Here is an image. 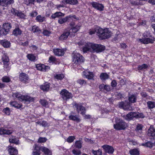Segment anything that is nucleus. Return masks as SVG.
<instances>
[{"label":"nucleus","mask_w":155,"mask_h":155,"mask_svg":"<svg viewBox=\"0 0 155 155\" xmlns=\"http://www.w3.org/2000/svg\"><path fill=\"white\" fill-rule=\"evenodd\" d=\"M96 33L97 35L101 40H104L109 38L111 36V32L108 28L103 29L100 27L97 26L94 29H90L89 34L92 35Z\"/></svg>","instance_id":"obj_1"},{"label":"nucleus","mask_w":155,"mask_h":155,"mask_svg":"<svg viewBox=\"0 0 155 155\" xmlns=\"http://www.w3.org/2000/svg\"><path fill=\"white\" fill-rule=\"evenodd\" d=\"M78 109H79L80 113L82 115H84L86 113V109L82 105H79L78 104Z\"/></svg>","instance_id":"obj_35"},{"label":"nucleus","mask_w":155,"mask_h":155,"mask_svg":"<svg viewBox=\"0 0 155 155\" xmlns=\"http://www.w3.org/2000/svg\"><path fill=\"white\" fill-rule=\"evenodd\" d=\"M139 41L142 43L144 44H147L152 43L151 39L150 38H143L139 39Z\"/></svg>","instance_id":"obj_27"},{"label":"nucleus","mask_w":155,"mask_h":155,"mask_svg":"<svg viewBox=\"0 0 155 155\" xmlns=\"http://www.w3.org/2000/svg\"><path fill=\"white\" fill-rule=\"evenodd\" d=\"M47 140V139L45 137H40L38 140V142L41 143L45 142Z\"/></svg>","instance_id":"obj_53"},{"label":"nucleus","mask_w":155,"mask_h":155,"mask_svg":"<svg viewBox=\"0 0 155 155\" xmlns=\"http://www.w3.org/2000/svg\"><path fill=\"white\" fill-rule=\"evenodd\" d=\"M1 80L3 82L5 83H8L11 81L10 78L7 76H5L2 77Z\"/></svg>","instance_id":"obj_47"},{"label":"nucleus","mask_w":155,"mask_h":155,"mask_svg":"<svg viewBox=\"0 0 155 155\" xmlns=\"http://www.w3.org/2000/svg\"><path fill=\"white\" fill-rule=\"evenodd\" d=\"M31 31L35 33L36 32H40L41 31V30L39 28L38 26L35 25L32 26V28Z\"/></svg>","instance_id":"obj_43"},{"label":"nucleus","mask_w":155,"mask_h":155,"mask_svg":"<svg viewBox=\"0 0 155 155\" xmlns=\"http://www.w3.org/2000/svg\"><path fill=\"white\" fill-rule=\"evenodd\" d=\"M100 78L102 81H104L108 79L109 76L106 73H102L100 75Z\"/></svg>","instance_id":"obj_32"},{"label":"nucleus","mask_w":155,"mask_h":155,"mask_svg":"<svg viewBox=\"0 0 155 155\" xmlns=\"http://www.w3.org/2000/svg\"><path fill=\"white\" fill-rule=\"evenodd\" d=\"M48 61L50 63H52V64H58L60 63L59 60L53 56H51L49 57Z\"/></svg>","instance_id":"obj_24"},{"label":"nucleus","mask_w":155,"mask_h":155,"mask_svg":"<svg viewBox=\"0 0 155 155\" xmlns=\"http://www.w3.org/2000/svg\"><path fill=\"white\" fill-rule=\"evenodd\" d=\"M78 1L77 0H63L62 3L65 4H69L74 5Z\"/></svg>","instance_id":"obj_34"},{"label":"nucleus","mask_w":155,"mask_h":155,"mask_svg":"<svg viewBox=\"0 0 155 155\" xmlns=\"http://www.w3.org/2000/svg\"><path fill=\"white\" fill-rule=\"evenodd\" d=\"M148 67V66L147 64H143L138 65L137 68L138 70L144 71V69H147Z\"/></svg>","instance_id":"obj_39"},{"label":"nucleus","mask_w":155,"mask_h":155,"mask_svg":"<svg viewBox=\"0 0 155 155\" xmlns=\"http://www.w3.org/2000/svg\"><path fill=\"white\" fill-rule=\"evenodd\" d=\"M84 60L85 59L84 57L78 53V64H81L83 63Z\"/></svg>","instance_id":"obj_45"},{"label":"nucleus","mask_w":155,"mask_h":155,"mask_svg":"<svg viewBox=\"0 0 155 155\" xmlns=\"http://www.w3.org/2000/svg\"><path fill=\"white\" fill-rule=\"evenodd\" d=\"M69 32H70V36L72 37L74 36L75 33L78 31V25H76L74 27L71 28L70 29H67Z\"/></svg>","instance_id":"obj_19"},{"label":"nucleus","mask_w":155,"mask_h":155,"mask_svg":"<svg viewBox=\"0 0 155 155\" xmlns=\"http://www.w3.org/2000/svg\"><path fill=\"white\" fill-rule=\"evenodd\" d=\"M8 33L7 31L3 27L2 28L0 27V36L5 35Z\"/></svg>","instance_id":"obj_48"},{"label":"nucleus","mask_w":155,"mask_h":155,"mask_svg":"<svg viewBox=\"0 0 155 155\" xmlns=\"http://www.w3.org/2000/svg\"><path fill=\"white\" fill-rule=\"evenodd\" d=\"M18 17L20 18H25V14L22 12L19 11L17 13V14L16 15Z\"/></svg>","instance_id":"obj_54"},{"label":"nucleus","mask_w":155,"mask_h":155,"mask_svg":"<svg viewBox=\"0 0 155 155\" xmlns=\"http://www.w3.org/2000/svg\"><path fill=\"white\" fill-rule=\"evenodd\" d=\"M147 135L149 137H155V129L152 125L150 126L147 130Z\"/></svg>","instance_id":"obj_21"},{"label":"nucleus","mask_w":155,"mask_h":155,"mask_svg":"<svg viewBox=\"0 0 155 155\" xmlns=\"http://www.w3.org/2000/svg\"><path fill=\"white\" fill-rule=\"evenodd\" d=\"M68 117L70 120L73 121L78 120V116L76 115L71 114Z\"/></svg>","instance_id":"obj_52"},{"label":"nucleus","mask_w":155,"mask_h":155,"mask_svg":"<svg viewBox=\"0 0 155 155\" xmlns=\"http://www.w3.org/2000/svg\"><path fill=\"white\" fill-rule=\"evenodd\" d=\"M64 14L60 12H56L54 14H53L51 15V17L52 18L54 19L56 18L60 17H63Z\"/></svg>","instance_id":"obj_30"},{"label":"nucleus","mask_w":155,"mask_h":155,"mask_svg":"<svg viewBox=\"0 0 155 155\" xmlns=\"http://www.w3.org/2000/svg\"><path fill=\"white\" fill-rule=\"evenodd\" d=\"M104 90H105L107 92H109L110 91L111 87L110 85L108 84H105L104 88Z\"/></svg>","instance_id":"obj_62"},{"label":"nucleus","mask_w":155,"mask_h":155,"mask_svg":"<svg viewBox=\"0 0 155 155\" xmlns=\"http://www.w3.org/2000/svg\"><path fill=\"white\" fill-rule=\"evenodd\" d=\"M92 152L94 155H102V150L100 149H99L97 150H92Z\"/></svg>","instance_id":"obj_49"},{"label":"nucleus","mask_w":155,"mask_h":155,"mask_svg":"<svg viewBox=\"0 0 155 155\" xmlns=\"http://www.w3.org/2000/svg\"><path fill=\"white\" fill-rule=\"evenodd\" d=\"M12 96L13 98H17L20 101L29 103L34 102L35 99V97H31L28 95H23L18 92L13 93Z\"/></svg>","instance_id":"obj_2"},{"label":"nucleus","mask_w":155,"mask_h":155,"mask_svg":"<svg viewBox=\"0 0 155 155\" xmlns=\"http://www.w3.org/2000/svg\"><path fill=\"white\" fill-rule=\"evenodd\" d=\"M9 142L11 143H14L15 144H19V140L17 138H10L9 140Z\"/></svg>","instance_id":"obj_46"},{"label":"nucleus","mask_w":155,"mask_h":155,"mask_svg":"<svg viewBox=\"0 0 155 155\" xmlns=\"http://www.w3.org/2000/svg\"><path fill=\"white\" fill-rule=\"evenodd\" d=\"M72 64L74 66L75 65L78 64V53L76 51H73L72 54Z\"/></svg>","instance_id":"obj_18"},{"label":"nucleus","mask_w":155,"mask_h":155,"mask_svg":"<svg viewBox=\"0 0 155 155\" xmlns=\"http://www.w3.org/2000/svg\"><path fill=\"white\" fill-rule=\"evenodd\" d=\"M10 105L12 107L16 108L17 109H23L22 107L23 105L22 104L19 103L16 101H12L10 102Z\"/></svg>","instance_id":"obj_20"},{"label":"nucleus","mask_w":155,"mask_h":155,"mask_svg":"<svg viewBox=\"0 0 155 155\" xmlns=\"http://www.w3.org/2000/svg\"><path fill=\"white\" fill-rule=\"evenodd\" d=\"M41 150L46 155H51V152L48 148L42 147H41Z\"/></svg>","instance_id":"obj_31"},{"label":"nucleus","mask_w":155,"mask_h":155,"mask_svg":"<svg viewBox=\"0 0 155 155\" xmlns=\"http://www.w3.org/2000/svg\"><path fill=\"white\" fill-rule=\"evenodd\" d=\"M102 147L104 151L108 154H112L114 152V149L113 147L108 145H104Z\"/></svg>","instance_id":"obj_10"},{"label":"nucleus","mask_w":155,"mask_h":155,"mask_svg":"<svg viewBox=\"0 0 155 155\" xmlns=\"http://www.w3.org/2000/svg\"><path fill=\"white\" fill-rule=\"evenodd\" d=\"M60 94L62 99L64 101H67L72 97V94L65 89L62 90Z\"/></svg>","instance_id":"obj_5"},{"label":"nucleus","mask_w":155,"mask_h":155,"mask_svg":"<svg viewBox=\"0 0 155 155\" xmlns=\"http://www.w3.org/2000/svg\"><path fill=\"white\" fill-rule=\"evenodd\" d=\"M11 23L10 22H5L3 23L2 25V27L5 29L7 32L9 33L11 29L12 28Z\"/></svg>","instance_id":"obj_26"},{"label":"nucleus","mask_w":155,"mask_h":155,"mask_svg":"<svg viewBox=\"0 0 155 155\" xmlns=\"http://www.w3.org/2000/svg\"><path fill=\"white\" fill-rule=\"evenodd\" d=\"M128 100L130 103H135L137 101V97L134 94L130 95L128 97Z\"/></svg>","instance_id":"obj_33"},{"label":"nucleus","mask_w":155,"mask_h":155,"mask_svg":"<svg viewBox=\"0 0 155 155\" xmlns=\"http://www.w3.org/2000/svg\"><path fill=\"white\" fill-rule=\"evenodd\" d=\"M83 74L89 80H92L94 77V74L93 72L90 71H84L83 72Z\"/></svg>","instance_id":"obj_22"},{"label":"nucleus","mask_w":155,"mask_h":155,"mask_svg":"<svg viewBox=\"0 0 155 155\" xmlns=\"http://www.w3.org/2000/svg\"><path fill=\"white\" fill-rule=\"evenodd\" d=\"M41 147L35 144V147L32 152V154L33 155H40L41 153Z\"/></svg>","instance_id":"obj_23"},{"label":"nucleus","mask_w":155,"mask_h":155,"mask_svg":"<svg viewBox=\"0 0 155 155\" xmlns=\"http://www.w3.org/2000/svg\"><path fill=\"white\" fill-rule=\"evenodd\" d=\"M19 78L20 81L25 83H26L29 78L27 74L25 73L21 72L19 75Z\"/></svg>","instance_id":"obj_13"},{"label":"nucleus","mask_w":155,"mask_h":155,"mask_svg":"<svg viewBox=\"0 0 155 155\" xmlns=\"http://www.w3.org/2000/svg\"><path fill=\"white\" fill-rule=\"evenodd\" d=\"M36 67L38 70L45 72L50 69V67L48 66H46L43 64H39L36 65Z\"/></svg>","instance_id":"obj_8"},{"label":"nucleus","mask_w":155,"mask_h":155,"mask_svg":"<svg viewBox=\"0 0 155 155\" xmlns=\"http://www.w3.org/2000/svg\"><path fill=\"white\" fill-rule=\"evenodd\" d=\"M92 49L97 53L102 52L105 49V47L101 44L92 43Z\"/></svg>","instance_id":"obj_4"},{"label":"nucleus","mask_w":155,"mask_h":155,"mask_svg":"<svg viewBox=\"0 0 155 155\" xmlns=\"http://www.w3.org/2000/svg\"><path fill=\"white\" fill-rule=\"evenodd\" d=\"M89 5H91L93 8L96 10L99 11H102L104 10V5L103 4L99 2H89Z\"/></svg>","instance_id":"obj_6"},{"label":"nucleus","mask_w":155,"mask_h":155,"mask_svg":"<svg viewBox=\"0 0 155 155\" xmlns=\"http://www.w3.org/2000/svg\"><path fill=\"white\" fill-rule=\"evenodd\" d=\"M22 31L18 27H16L12 31V34L14 35L17 36L21 35L22 33Z\"/></svg>","instance_id":"obj_29"},{"label":"nucleus","mask_w":155,"mask_h":155,"mask_svg":"<svg viewBox=\"0 0 155 155\" xmlns=\"http://www.w3.org/2000/svg\"><path fill=\"white\" fill-rule=\"evenodd\" d=\"M75 17V15H73V16L70 15L67 16L65 18H63L58 20V22L60 24H62L66 22L71 21L72 20V19L73 17Z\"/></svg>","instance_id":"obj_7"},{"label":"nucleus","mask_w":155,"mask_h":155,"mask_svg":"<svg viewBox=\"0 0 155 155\" xmlns=\"http://www.w3.org/2000/svg\"><path fill=\"white\" fill-rule=\"evenodd\" d=\"M13 132V131L12 130L9 129H6L5 128V130L4 131V135H10Z\"/></svg>","instance_id":"obj_56"},{"label":"nucleus","mask_w":155,"mask_h":155,"mask_svg":"<svg viewBox=\"0 0 155 155\" xmlns=\"http://www.w3.org/2000/svg\"><path fill=\"white\" fill-rule=\"evenodd\" d=\"M136 114V112L132 111L128 113L126 115H124L123 117L125 120L130 121L137 116V115H135Z\"/></svg>","instance_id":"obj_9"},{"label":"nucleus","mask_w":155,"mask_h":155,"mask_svg":"<svg viewBox=\"0 0 155 155\" xmlns=\"http://www.w3.org/2000/svg\"><path fill=\"white\" fill-rule=\"evenodd\" d=\"M147 106L149 109L155 107V101H149L147 102Z\"/></svg>","instance_id":"obj_37"},{"label":"nucleus","mask_w":155,"mask_h":155,"mask_svg":"<svg viewBox=\"0 0 155 155\" xmlns=\"http://www.w3.org/2000/svg\"><path fill=\"white\" fill-rule=\"evenodd\" d=\"M136 114L137 116L135 117L136 118H144L145 117L143 113H140L139 112H136Z\"/></svg>","instance_id":"obj_58"},{"label":"nucleus","mask_w":155,"mask_h":155,"mask_svg":"<svg viewBox=\"0 0 155 155\" xmlns=\"http://www.w3.org/2000/svg\"><path fill=\"white\" fill-rule=\"evenodd\" d=\"M69 35H70V32H68L67 29H65L63 34L59 37V39L61 41L65 40L68 38Z\"/></svg>","instance_id":"obj_15"},{"label":"nucleus","mask_w":155,"mask_h":155,"mask_svg":"<svg viewBox=\"0 0 155 155\" xmlns=\"http://www.w3.org/2000/svg\"><path fill=\"white\" fill-rule=\"evenodd\" d=\"M53 52L55 55L58 57L64 56V49L54 48L53 49Z\"/></svg>","instance_id":"obj_11"},{"label":"nucleus","mask_w":155,"mask_h":155,"mask_svg":"<svg viewBox=\"0 0 155 155\" xmlns=\"http://www.w3.org/2000/svg\"><path fill=\"white\" fill-rule=\"evenodd\" d=\"M11 11V13L15 16H16L17 13L19 11L18 10L13 8H12Z\"/></svg>","instance_id":"obj_60"},{"label":"nucleus","mask_w":155,"mask_h":155,"mask_svg":"<svg viewBox=\"0 0 155 155\" xmlns=\"http://www.w3.org/2000/svg\"><path fill=\"white\" fill-rule=\"evenodd\" d=\"M2 112L4 113L5 114L9 115L10 114L11 111L10 108L7 107L3 109Z\"/></svg>","instance_id":"obj_50"},{"label":"nucleus","mask_w":155,"mask_h":155,"mask_svg":"<svg viewBox=\"0 0 155 155\" xmlns=\"http://www.w3.org/2000/svg\"><path fill=\"white\" fill-rule=\"evenodd\" d=\"M141 145L144 147L152 148L154 146V143L150 141H148L145 143H142Z\"/></svg>","instance_id":"obj_36"},{"label":"nucleus","mask_w":155,"mask_h":155,"mask_svg":"<svg viewBox=\"0 0 155 155\" xmlns=\"http://www.w3.org/2000/svg\"><path fill=\"white\" fill-rule=\"evenodd\" d=\"M7 149L10 155H17L18 154L17 150L12 146H8Z\"/></svg>","instance_id":"obj_14"},{"label":"nucleus","mask_w":155,"mask_h":155,"mask_svg":"<svg viewBox=\"0 0 155 155\" xmlns=\"http://www.w3.org/2000/svg\"><path fill=\"white\" fill-rule=\"evenodd\" d=\"M92 43L87 42L83 46L82 51L84 53H87L92 49Z\"/></svg>","instance_id":"obj_12"},{"label":"nucleus","mask_w":155,"mask_h":155,"mask_svg":"<svg viewBox=\"0 0 155 155\" xmlns=\"http://www.w3.org/2000/svg\"><path fill=\"white\" fill-rule=\"evenodd\" d=\"M115 121L116 123L114 124V128L116 130H124L128 127L127 124L121 119L116 120Z\"/></svg>","instance_id":"obj_3"},{"label":"nucleus","mask_w":155,"mask_h":155,"mask_svg":"<svg viewBox=\"0 0 155 155\" xmlns=\"http://www.w3.org/2000/svg\"><path fill=\"white\" fill-rule=\"evenodd\" d=\"M40 103L44 107H47L48 105L47 101L44 99H40L39 101Z\"/></svg>","instance_id":"obj_38"},{"label":"nucleus","mask_w":155,"mask_h":155,"mask_svg":"<svg viewBox=\"0 0 155 155\" xmlns=\"http://www.w3.org/2000/svg\"><path fill=\"white\" fill-rule=\"evenodd\" d=\"M143 127V125L141 124H138L135 130L137 131L142 130Z\"/></svg>","instance_id":"obj_64"},{"label":"nucleus","mask_w":155,"mask_h":155,"mask_svg":"<svg viewBox=\"0 0 155 155\" xmlns=\"http://www.w3.org/2000/svg\"><path fill=\"white\" fill-rule=\"evenodd\" d=\"M27 57L29 60L31 61H35L36 59V57L32 54H28Z\"/></svg>","instance_id":"obj_41"},{"label":"nucleus","mask_w":155,"mask_h":155,"mask_svg":"<svg viewBox=\"0 0 155 155\" xmlns=\"http://www.w3.org/2000/svg\"><path fill=\"white\" fill-rule=\"evenodd\" d=\"M84 119H93L94 118L91 117V116L89 114H84V115H82Z\"/></svg>","instance_id":"obj_63"},{"label":"nucleus","mask_w":155,"mask_h":155,"mask_svg":"<svg viewBox=\"0 0 155 155\" xmlns=\"http://www.w3.org/2000/svg\"><path fill=\"white\" fill-rule=\"evenodd\" d=\"M0 44L5 48H8L11 46V44L10 41L5 39L1 40Z\"/></svg>","instance_id":"obj_16"},{"label":"nucleus","mask_w":155,"mask_h":155,"mask_svg":"<svg viewBox=\"0 0 155 155\" xmlns=\"http://www.w3.org/2000/svg\"><path fill=\"white\" fill-rule=\"evenodd\" d=\"M129 153L131 155H139L140 154L139 151L136 148L130 150Z\"/></svg>","instance_id":"obj_40"},{"label":"nucleus","mask_w":155,"mask_h":155,"mask_svg":"<svg viewBox=\"0 0 155 155\" xmlns=\"http://www.w3.org/2000/svg\"><path fill=\"white\" fill-rule=\"evenodd\" d=\"M38 13L37 12L35 11H33L30 14V16L32 18L36 17L38 15Z\"/></svg>","instance_id":"obj_61"},{"label":"nucleus","mask_w":155,"mask_h":155,"mask_svg":"<svg viewBox=\"0 0 155 155\" xmlns=\"http://www.w3.org/2000/svg\"><path fill=\"white\" fill-rule=\"evenodd\" d=\"M75 139L74 136H69L67 139L66 141L69 143L72 142Z\"/></svg>","instance_id":"obj_55"},{"label":"nucleus","mask_w":155,"mask_h":155,"mask_svg":"<svg viewBox=\"0 0 155 155\" xmlns=\"http://www.w3.org/2000/svg\"><path fill=\"white\" fill-rule=\"evenodd\" d=\"M42 33L45 36H49L51 34V31L47 29H44L43 30Z\"/></svg>","instance_id":"obj_57"},{"label":"nucleus","mask_w":155,"mask_h":155,"mask_svg":"<svg viewBox=\"0 0 155 155\" xmlns=\"http://www.w3.org/2000/svg\"><path fill=\"white\" fill-rule=\"evenodd\" d=\"M2 60L4 67L7 68L9 65L8 62L9 60L8 56L5 55H4L2 58Z\"/></svg>","instance_id":"obj_17"},{"label":"nucleus","mask_w":155,"mask_h":155,"mask_svg":"<svg viewBox=\"0 0 155 155\" xmlns=\"http://www.w3.org/2000/svg\"><path fill=\"white\" fill-rule=\"evenodd\" d=\"M72 19V20H71V21H70V23L69 24V25L71 27V28L74 27L75 26V19H76V16H75V17H73Z\"/></svg>","instance_id":"obj_51"},{"label":"nucleus","mask_w":155,"mask_h":155,"mask_svg":"<svg viewBox=\"0 0 155 155\" xmlns=\"http://www.w3.org/2000/svg\"><path fill=\"white\" fill-rule=\"evenodd\" d=\"M144 38H150L152 36L150 33L149 31H145L143 34Z\"/></svg>","instance_id":"obj_59"},{"label":"nucleus","mask_w":155,"mask_h":155,"mask_svg":"<svg viewBox=\"0 0 155 155\" xmlns=\"http://www.w3.org/2000/svg\"><path fill=\"white\" fill-rule=\"evenodd\" d=\"M50 83L48 82H45L43 85L40 86L41 89L44 91H48L50 87Z\"/></svg>","instance_id":"obj_25"},{"label":"nucleus","mask_w":155,"mask_h":155,"mask_svg":"<svg viewBox=\"0 0 155 155\" xmlns=\"http://www.w3.org/2000/svg\"><path fill=\"white\" fill-rule=\"evenodd\" d=\"M45 19V17L42 16L41 15H39L36 16L35 19L38 22H42L44 21Z\"/></svg>","instance_id":"obj_44"},{"label":"nucleus","mask_w":155,"mask_h":155,"mask_svg":"<svg viewBox=\"0 0 155 155\" xmlns=\"http://www.w3.org/2000/svg\"><path fill=\"white\" fill-rule=\"evenodd\" d=\"M64 77V75L63 74H58L54 75V78L58 80H61Z\"/></svg>","instance_id":"obj_42"},{"label":"nucleus","mask_w":155,"mask_h":155,"mask_svg":"<svg viewBox=\"0 0 155 155\" xmlns=\"http://www.w3.org/2000/svg\"><path fill=\"white\" fill-rule=\"evenodd\" d=\"M71 148L73 149V153L75 155H78V140H76L75 143L72 145Z\"/></svg>","instance_id":"obj_28"}]
</instances>
